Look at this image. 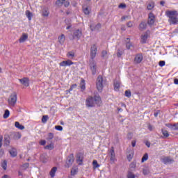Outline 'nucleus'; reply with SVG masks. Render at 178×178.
Wrapping results in <instances>:
<instances>
[{"instance_id": "obj_6", "label": "nucleus", "mask_w": 178, "mask_h": 178, "mask_svg": "<svg viewBox=\"0 0 178 178\" xmlns=\"http://www.w3.org/2000/svg\"><path fill=\"white\" fill-rule=\"evenodd\" d=\"M98 51V48L97 47V44H92L90 47V58L95 59V56H97V52Z\"/></svg>"}, {"instance_id": "obj_5", "label": "nucleus", "mask_w": 178, "mask_h": 178, "mask_svg": "<svg viewBox=\"0 0 178 178\" xmlns=\"http://www.w3.org/2000/svg\"><path fill=\"white\" fill-rule=\"evenodd\" d=\"M165 16L168 17V19H172L174 17H178V13L177 10H166Z\"/></svg>"}, {"instance_id": "obj_4", "label": "nucleus", "mask_w": 178, "mask_h": 178, "mask_svg": "<svg viewBox=\"0 0 178 178\" xmlns=\"http://www.w3.org/2000/svg\"><path fill=\"white\" fill-rule=\"evenodd\" d=\"M149 35H151V31H149V30H147L143 33L140 36L141 44H147V41H148Z\"/></svg>"}, {"instance_id": "obj_20", "label": "nucleus", "mask_w": 178, "mask_h": 178, "mask_svg": "<svg viewBox=\"0 0 178 178\" xmlns=\"http://www.w3.org/2000/svg\"><path fill=\"white\" fill-rule=\"evenodd\" d=\"M29 38V35H27L26 33H22V35L20 37V38L19 39V42L20 43L22 42H25L26 40Z\"/></svg>"}, {"instance_id": "obj_21", "label": "nucleus", "mask_w": 178, "mask_h": 178, "mask_svg": "<svg viewBox=\"0 0 178 178\" xmlns=\"http://www.w3.org/2000/svg\"><path fill=\"white\" fill-rule=\"evenodd\" d=\"M170 24H178V17L168 19Z\"/></svg>"}, {"instance_id": "obj_19", "label": "nucleus", "mask_w": 178, "mask_h": 178, "mask_svg": "<svg viewBox=\"0 0 178 178\" xmlns=\"http://www.w3.org/2000/svg\"><path fill=\"white\" fill-rule=\"evenodd\" d=\"M9 154L13 158H15V156H17V150L16 148L13 147L9 150Z\"/></svg>"}, {"instance_id": "obj_50", "label": "nucleus", "mask_w": 178, "mask_h": 178, "mask_svg": "<svg viewBox=\"0 0 178 178\" xmlns=\"http://www.w3.org/2000/svg\"><path fill=\"white\" fill-rule=\"evenodd\" d=\"M77 175V170L76 169H72L71 170V176H76Z\"/></svg>"}, {"instance_id": "obj_24", "label": "nucleus", "mask_w": 178, "mask_h": 178, "mask_svg": "<svg viewBox=\"0 0 178 178\" xmlns=\"http://www.w3.org/2000/svg\"><path fill=\"white\" fill-rule=\"evenodd\" d=\"M66 38L65 37L64 34H62L60 36L58 37V42L59 44H63L65 43V40Z\"/></svg>"}, {"instance_id": "obj_28", "label": "nucleus", "mask_w": 178, "mask_h": 178, "mask_svg": "<svg viewBox=\"0 0 178 178\" xmlns=\"http://www.w3.org/2000/svg\"><path fill=\"white\" fill-rule=\"evenodd\" d=\"M133 156H134V153L133 151L129 152L127 155V158L128 159V161H131V159H133Z\"/></svg>"}, {"instance_id": "obj_23", "label": "nucleus", "mask_w": 178, "mask_h": 178, "mask_svg": "<svg viewBox=\"0 0 178 178\" xmlns=\"http://www.w3.org/2000/svg\"><path fill=\"white\" fill-rule=\"evenodd\" d=\"M83 13H85V15H90V13L91 12V8H90L87 6H83Z\"/></svg>"}, {"instance_id": "obj_9", "label": "nucleus", "mask_w": 178, "mask_h": 178, "mask_svg": "<svg viewBox=\"0 0 178 178\" xmlns=\"http://www.w3.org/2000/svg\"><path fill=\"white\" fill-rule=\"evenodd\" d=\"M109 155H110V161L111 162H115L116 160V154H115V147H112L109 150Z\"/></svg>"}, {"instance_id": "obj_40", "label": "nucleus", "mask_w": 178, "mask_h": 178, "mask_svg": "<svg viewBox=\"0 0 178 178\" xmlns=\"http://www.w3.org/2000/svg\"><path fill=\"white\" fill-rule=\"evenodd\" d=\"M124 95L127 98H130V97H131V91H130V90H126L125 92H124Z\"/></svg>"}, {"instance_id": "obj_16", "label": "nucleus", "mask_w": 178, "mask_h": 178, "mask_svg": "<svg viewBox=\"0 0 178 178\" xmlns=\"http://www.w3.org/2000/svg\"><path fill=\"white\" fill-rule=\"evenodd\" d=\"M126 48L127 49H131V48H134V44L131 42H130V38H127L126 39Z\"/></svg>"}, {"instance_id": "obj_43", "label": "nucleus", "mask_w": 178, "mask_h": 178, "mask_svg": "<svg viewBox=\"0 0 178 178\" xmlns=\"http://www.w3.org/2000/svg\"><path fill=\"white\" fill-rule=\"evenodd\" d=\"M49 117L48 115H43L42 118V123H47L48 121Z\"/></svg>"}, {"instance_id": "obj_13", "label": "nucleus", "mask_w": 178, "mask_h": 178, "mask_svg": "<svg viewBox=\"0 0 178 178\" xmlns=\"http://www.w3.org/2000/svg\"><path fill=\"white\" fill-rule=\"evenodd\" d=\"M81 35H83V32H81V30L77 29L74 32L73 38L80 40V38H81Z\"/></svg>"}, {"instance_id": "obj_63", "label": "nucleus", "mask_w": 178, "mask_h": 178, "mask_svg": "<svg viewBox=\"0 0 178 178\" xmlns=\"http://www.w3.org/2000/svg\"><path fill=\"white\" fill-rule=\"evenodd\" d=\"M174 83L178 85V79H174Z\"/></svg>"}, {"instance_id": "obj_61", "label": "nucleus", "mask_w": 178, "mask_h": 178, "mask_svg": "<svg viewBox=\"0 0 178 178\" xmlns=\"http://www.w3.org/2000/svg\"><path fill=\"white\" fill-rule=\"evenodd\" d=\"M173 34H178V27L173 31Z\"/></svg>"}, {"instance_id": "obj_2", "label": "nucleus", "mask_w": 178, "mask_h": 178, "mask_svg": "<svg viewBox=\"0 0 178 178\" xmlns=\"http://www.w3.org/2000/svg\"><path fill=\"white\" fill-rule=\"evenodd\" d=\"M104 84H105V80L104 79V77H102L101 75H99L96 81V87L99 92H102V90H104Z\"/></svg>"}, {"instance_id": "obj_32", "label": "nucleus", "mask_w": 178, "mask_h": 178, "mask_svg": "<svg viewBox=\"0 0 178 178\" xmlns=\"http://www.w3.org/2000/svg\"><path fill=\"white\" fill-rule=\"evenodd\" d=\"M1 166L3 169V170H6L8 168V161H6V160H4L3 162L1 163Z\"/></svg>"}, {"instance_id": "obj_46", "label": "nucleus", "mask_w": 178, "mask_h": 178, "mask_svg": "<svg viewBox=\"0 0 178 178\" xmlns=\"http://www.w3.org/2000/svg\"><path fill=\"white\" fill-rule=\"evenodd\" d=\"M127 178H136V175L131 172H129L127 174Z\"/></svg>"}, {"instance_id": "obj_37", "label": "nucleus", "mask_w": 178, "mask_h": 178, "mask_svg": "<svg viewBox=\"0 0 178 178\" xmlns=\"http://www.w3.org/2000/svg\"><path fill=\"white\" fill-rule=\"evenodd\" d=\"M9 115H10L9 110H6L3 114V119H8L9 118Z\"/></svg>"}, {"instance_id": "obj_7", "label": "nucleus", "mask_w": 178, "mask_h": 178, "mask_svg": "<svg viewBox=\"0 0 178 178\" xmlns=\"http://www.w3.org/2000/svg\"><path fill=\"white\" fill-rule=\"evenodd\" d=\"M154 23H155V15H154V13H149L147 24H149V26H154Z\"/></svg>"}, {"instance_id": "obj_51", "label": "nucleus", "mask_w": 178, "mask_h": 178, "mask_svg": "<svg viewBox=\"0 0 178 178\" xmlns=\"http://www.w3.org/2000/svg\"><path fill=\"white\" fill-rule=\"evenodd\" d=\"M166 64V63L165 62V60H161L159 63V66H161V67H163V66H165V65Z\"/></svg>"}, {"instance_id": "obj_30", "label": "nucleus", "mask_w": 178, "mask_h": 178, "mask_svg": "<svg viewBox=\"0 0 178 178\" xmlns=\"http://www.w3.org/2000/svg\"><path fill=\"white\" fill-rule=\"evenodd\" d=\"M15 127H17V129H19V130H24L25 129L24 126L20 124L19 122H15Z\"/></svg>"}, {"instance_id": "obj_44", "label": "nucleus", "mask_w": 178, "mask_h": 178, "mask_svg": "<svg viewBox=\"0 0 178 178\" xmlns=\"http://www.w3.org/2000/svg\"><path fill=\"white\" fill-rule=\"evenodd\" d=\"M22 138V135H20V134L19 133H15L14 134V140H19Z\"/></svg>"}, {"instance_id": "obj_26", "label": "nucleus", "mask_w": 178, "mask_h": 178, "mask_svg": "<svg viewBox=\"0 0 178 178\" xmlns=\"http://www.w3.org/2000/svg\"><path fill=\"white\" fill-rule=\"evenodd\" d=\"M155 7V3H154L153 1H149L147 4V10H152V9H154V8Z\"/></svg>"}, {"instance_id": "obj_12", "label": "nucleus", "mask_w": 178, "mask_h": 178, "mask_svg": "<svg viewBox=\"0 0 178 178\" xmlns=\"http://www.w3.org/2000/svg\"><path fill=\"white\" fill-rule=\"evenodd\" d=\"M19 81L25 87H29V86H30V79L27 77L19 79Z\"/></svg>"}, {"instance_id": "obj_48", "label": "nucleus", "mask_w": 178, "mask_h": 178, "mask_svg": "<svg viewBox=\"0 0 178 178\" xmlns=\"http://www.w3.org/2000/svg\"><path fill=\"white\" fill-rule=\"evenodd\" d=\"M56 130H58V131H62L63 130V127L60 125H57L55 127Z\"/></svg>"}, {"instance_id": "obj_42", "label": "nucleus", "mask_w": 178, "mask_h": 178, "mask_svg": "<svg viewBox=\"0 0 178 178\" xmlns=\"http://www.w3.org/2000/svg\"><path fill=\"white\" fill-rule=\"evenodd\" d=\"M94 169H97V168H99V164H98V161L97 160H94L92 162Z\"/></svg>"}, {"instance_id": "obj_10", "label": "nucleus", "mask_w": 178, "mask_h": 178, "mask_svg": "<svg viewBox=\"0 0 178 178\" xmlns=\"http://www.w3.org/2000/svg\"><path fill=\"white\" fill-rule=\"evenodd\" d=\"M90 67L92 72V74L93 76H95V74H97V63L92 61V63H90Z\"/></svg>"}, {"instance_id": "obj_56", "label": "nucleus", "mask_w": 178, "mask_h": 178, "mask_svg": "<svg viewBox=\"0 0 178 178\" xmlns=\"http://www.w3.org/2000/svg\"><path fill=\"white\" fill-rule=\"evenodd\" d=\"M148 130H149V131H152L154 130V127L151 124L148 125Z\"/></svg>"}, {"instance_id": "obj_33", "label": "nucleus", "mask_w": 178, "mask_h": 178, "mask_svg": "<svg viewBox=\"0 0 178 178\" xmlns=\"http://www.w3.org/2000/svg\"><path fill=\"white\" fill-rule=\"evenodd\" d=\"M161 133L163 134V138H168L169 137V132L167 130L162 129Z\"/></svg>"}, {"instance_id": "obj_55", "label": "nucleus", "mask_w": 178, "mask_h": 178, "mask_svg": "<svg viewBox=\"0 0 178 178\" xmlns=\"http://www.w3.org/2000/svg\"><path fill=\"white\" fill-rule=\"evenodd\" d=\"M76 161H77V162H80V163H79V165H81V162H83V160L81 159V157L79 156H77Z\"/></svg>"}, {"instance_id": "obj_52", "label": "nucleus", "mask_w": 178, "mask_h": 178, "mask_svg": "<svg viewBox=\"0 0 178 178\" xmlns=\"http://www.w3.org/2000/svg\"><path fill=\"white\" fill-rule=\"evenodd\" d=\"M126 4H124V3H120L119 6H118V8H120V9H124V8H126Z\"/></svg>"}, {"instance_id": "obj_25", "label": "nucleus", "mask_w": 178, "mask_h": 178, "mask_svg": "<svg viewBox=\"0 0 178 178\" xmlns=\"http://www.w3.org/2000/svg\"><path fill=\"white\" fill-rule=\"evenodd\" d=\"M120 88V81H114V90L115 91H118Z\"/></svg>"}, {"instance_id": "obj_17", "label": "nucleus", "mask_w": 178, "mask_h": 178, "mask_svg": "<svg viewBox=\"0 0 178 178\" xmlns=\"http://www.w3.org/2000/svg\"><path fill=\"white\" fill-rule=\"evenodd\" d=\"M42 16H43V17H48L49 16V9H48V8H43Z\"/></svg>"}, {"instance_id": "obj_41", "label": "nucleus", "mask_w": 178, "mask_h": 178, "mask_svg": "<svg viewBox=\"0 0 178 178\" xmlns=\"http://www.w3.org/2000/svg\"><path fill=\"white\" fill-rule=\"evenodd\" d=\"M54 138V134L53 133H49L48 135H47V141H49L51 140H52Z\"/></svg>"}, {"instance_id": "obj_11", "label": "nucleus", "mask_w": 178, "mask_h": 178, "mask_svg": "<svg viewBox=\"0 0 178 178\" xmlns=\"http://www.w3.org/2000/svg\"><path fill=\"white\" fill-rule=\"evenodd\" d=\"M143 59H144L143 54H138L135 56L134 63L136 64L141 63V62H143Z\"/></svg>"}, {"instance_id": "obj_22", "label": "nucleus", "mask_w": 178, "mask_h": 178, "mask_svg": "<svg viewBox=\"0 0 178 178\" xmlns=\"http://www.w3.org/2000/svg\"><path fill=\"white\" fill-rule=\"evenodd\" d=\"M145 29H147V22H142L140 24H139V30L140 31H144V30H145Z\"/></svg>"}, {"instance_id": "obj_45", "label": "nucleus", "mask_w": 178, "mask_h": 178, "mask_svg": "<svg viewBox=\"0 0 178 178\" xmlns=\"http://www.w3.org/2000/svg\"><path fill=\"white\" fill-rule=\"evenodd\" d=\"M122 55H123V51L121 50L120 49H118V51H117L118 58H120V56H122Z\"/></svg>"}, {"instance_id": "obj_62", "label": "nucleus", "mask_w": 178, "mask_h": 178, "mask_svg": "<svg viewBox=\"0 0 178 178\" xmlns=\"http://www.w3.org/2000/svg\"><path fill=\"white\" fill-rule=\"evenodd\" d=\"M131 168H136V163H131L130 165Z\"/></svg>"}, {"instance_id": "obj_3", "label": "nucleus", "mask_w": 178, "mask_h": 178, "mask_svg": "<svg viewBox=\"0 0 178 178\" xmlns=\"http://www.w3.org/2000/svg\"><path fill=\"white\" fill-rule=\"evenodd\" d=\"M8 102L10 106H15V105H16V102H17V94L16 92H13L10 95Z\"/></svg>"}, {"instance_id": "obj_29", "label": "nucleus", "mask_w": 178, "mask_h": 178, "mask_svg": "<svg viewBox=\"0 0 178 178\" xmlns=\"http://www.w3.org/2000/svg\"><path fill=\"white\" fill-rule=\"evenodd\" d=\"M80 87L81 91H84V90H86V81L84 79H81L80 83Z\"/></svg>"}, {"instance_id": "obj_35", "label": "nucleus", "mask_w": 178, "mask_h": 178, "mask_svg": "<svg viewBox=\"0 0 178 178\" xmlns=\"http://www.w3.org/2000/svg\"><path fill=\"white\" fill-rule=\"evenodd\" d=\"M169 127L171 130H178V123L170 124Z\"/></svg>"}, {"instance_id": "obj_47", "label": "nucleus", "mask_w": 178, "mask_h": 178, "mask_svg": "<svg viewBox=\"0 0 178 178\" xmlns=\"http://www.w3.org/2000/svg\"><path fill=\"white\" fill-rule=\"evenodd\" d=\"M143 173L145 176H147V175H149V170L148 168H145L143 169Z\"/></svg>"}, {"instance_id": "obj_38", "label": "nucleus", "mask_w": 178, "mask_h": 178, "mask_svg": "<svg viewBox=\"0 0 178 178\" xmlns=\"http://www.w3.org/2000/svg\"><path fill=\"white\" fill-rule=\"evenodd\" d=\"M67 56L70 58V59H73L74 58V52L69 51L67 54Z\"/></svg>"}, {"instance_id": "obj_27", "label": "nucleus", "mask_w": 178, "mask_h": 178, "mask_svg": "<svg viewBox=\"0 0 178 178\" xmlns=\"http://www.w3.org/2000/svg\"><path fill=\"white\" fill-rule=\"evenodd\" d=\"M10 144V138L9 136H4V145L7 147Z\"/></svg>"}, {"instance_id": "obj_34", "label": "nucleus", "mask_w": 178, "mask_h": 178, "mask_svg": "<svg viewBox=\"0 0 178 178\" xmlns=\"http://www.w3.org/2000/svg\"><path fill=\"white\" fill-rule=\"evenodd\" d=\"M25 15L28 18V20H31V18L33 17V13L30 12V10H26Z\"/></svg>"}, {"instance_id": "obj_53", "label": "nucleus", "mask_w": 178, "mask_h": 178, "mask_svg": "<svg viewBox=\"0 0 178 178\" xmlns=\"http://www.w3.org/2000/svg\"><path fill=\"white\" fill-rule=\"evenodd\" d=\"M106 55H108V52L105 50H103L102 51V58H105L106 56Z\"/></svg>"}, {"instance_id": "obj_58", "label": "nucleus", "mask_w": 178, "mask_h": 178, "mask_svg": "<svg viewBox=\"0 0 178 178\" xmlns=\"http://www.w3.org/2000/svg\"><path fill=\"white\" fill-rule=\"evenodd\" d=\"M40 145H45V144H47V141H45V140H41V141L40 142Z\"/></svg>"}, {"instance_id": "obj_14", "label": "nucleus", "mask_w": 178, "mask_h": 178, "mask_svg": "<svg viewBox=\"0 0 178 178\" xmlns=\"http://www.w3.org/2000/svg\"><path fill=\"white\" fill-rule=\"evenodd\" d=\"M74 162V157L73 154H71L67 159L66 164L67 166H71V165Z\"/></svg>"}, {"instance_id": "obj_36", "label": "nucleus", "mask_w": 178, "mask_h": 178, "mask_svg": "<svg viewBox=\"0 0 178 178\" xmlns=\"http://www.w3.org/2000/svg\"><path fill=\"white\" fill-rule=\"evenodd\" d=\"M45 149H49V151H52V149H54V147L53 143H51L49 145H47L45 146Z\"/></svg>"}, {"instance_id": "obj_59", "label": "nucleus", "mask_w": 178, "mask_h": 178, "mask_svg": "<svg viewBox=\"0 0 178 178\" xmlns=\"http://www.w3.org/2000/svg\"><path fill=\"white\" fill-rule=\"evenodd\" d=\"M127 27H133V23L131 22H129L127 24Z\"/></svg>"}, {"instance_id": "obj_64", "label": "nucleus", "mask_w": 178, "mask_h": 178, "mask_svg": "<svg viewBox=\"0 0 178 178\" xmlns=\"http://www.w3.org/2000/svg\"><path fill=\"white\" fill-rule=\"evenodd\" d=\"M2 178H10L8 175H4Z\"/></svg>"}, {"instance_id": "obj_60", "label": "nucleus", "mask_w": 178, "mask_h": 178, "mask_svg": "<svg viewBox=\"0 0 178 178\" xmlns=\"http://www.w3.org/2000/svg\"><path fill=\"white\" fill-rule=\"evenodd\" d=\"M136 140H132L131 141V145H132L133 147H136Z\"/></svg>"}, {"instance_id": "obj_15", "label": "nucleus", "mask_w": 178, "mask_h": 178, "mask_svg": "<svg viewBox=\"0 0 178 178\" xmlns=\"http://www.w3.org/2000/svg\"><path fill=\"white\" fill-rule=\"evenodd\" d=\"M72 65H74V63H73L71 60H63L60 63V66H72Z\"/></svg>"}, {"instance_id": "obj_57", "label": "nucleus", "mask_w": 178, "mask_h": 178, "mask_svg": "<svg viewBox=\"0 0 178 178\" xmlns=\"http://www.w3.org/2000/svg\"><path fill=\"white\" fill-rule=\"evenodd\" d=\"M2 141H3V136H0V148L2 147Z\"/></svg>"}, {"instance_id": "obj_54", "label": "nucleus", "mask_w": 178, "mask_h": 178, "mask_svg": "<svg viewBox=\"0 0 178 178\" xmlns=\"http://www.w3.org/2000/svg\"><path fill=\"white\" fill-rule=\"evenodd\" d=\"M76 87H77V84H76V83L72 85L70 88V91H73V90H74V88H76Z\"/></svg>"}, {"instance_id": "obj_18", "label": "nucleus", "mask_w": 178, "mask_h": 178, "mask_svg": "<svg viewBox=\"0 0 178 178\" xmlns=\"http://www.w3.org/2000/svg\"><path fill=\"white\" fill-rule=\"evenodd\" d=\"M161 162L166 165L168 163H172V162H173V159H172L170 157H164L161 159Z\"/></svg>"}, {"instance_id": "obj_31", "label": "nucleus", "mask_w": 178, "mask_h": 178, "mask_svg": "<svg viewBox=\"0 0 178 178\" xmlns=\"http://www.w3.org/2000/svg\"><path fill=\"white\" fill-rule=\"evenodd\" d=\"M56 170L58 168L56 167H54L50 171V176L51 177H55V173H56Z\"/></svg>"}, {"instance_id": "obj_8", "label": "nucleus", "mask_w": 178, "mask_h": 178, "mask_svg": "<svg viewBox=\"0 0 178 178\" xmlns=\"http://www.w3.org/2000/svg\"><path fill=\"white\" fill-rule=\"evenodd\" d=\"M56 4L58 5V6H62L64 4V6L67 8L70 5V2L66 0H57Z\"/></svg>"}, {"instance_id": "obj_39", "label": "nucleus", "mask_w": 178, "mask_h": 178, "mask_svg": "<svg viewBox=\"0 0 178 178\" xmlns=\"http://www.w3.org/2000/svg\"><path fill=\"white\" fill-rule=\"evenodd\" d=\"M145 161H148V154L145 153L142 157L141 162L144 163Z\"/></svg>"}, {"instance_id": "obj_49", "label": "nucleus", "mask_w": 178, "mask_h": 178, "mask_svg": "<svg viewBox=\"0 0 178 178\" xmlns=\"http://www.w3.org/2000/svg\"><path fill=\"white\" fill-rule=\"evenodd\" d=\"M101 29V24H97L95 29H92V31H94V30H99Z\"/></svg>"}, {"instance_id": "obj_1", "label": "nucleus", "mask_w": 178, "mask_h": 178, "mask_svg": "<svg viewBox=\"0 0 178 178\" xmlns=\"http://www.w3.org/2000/svg\"><path fill=\"white\" fill-rule=\"evenodd\" d=\"M86 105L87 108H94L95 105L97 106H100L102 105V100L101 99V97L99 96H89L87 97L86 100Z\"/></svg>"}]
</instances>
